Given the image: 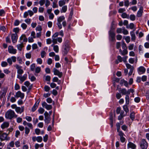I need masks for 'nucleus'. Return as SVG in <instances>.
<instances>
[{"label": "nucleus", "instance_id": "obj_23", "mask_svg": "<svg viewBox=\"0 0 149 149\" xmlns=\"http://www.w3.org/2000/svg\"><path fill=\"white\" fill-rule=\"evenodd\" d=\"M24 85L30 88H31L32 87V85H30V83L28 81H25L24 83Z\"/></svg>", "mask_w": 149, "mask_h": 149}, {"label": "nucleus", "instance_id": "obj_47", "mask_svg": "<svg viewBox=\"0 0 149 149\" xmlns=\"http://www.w3.org/2000/svg\"><path fill=\"white\" fill-rule=\"evenodd\" d=\"M5 76L4 73L2 72V71L0 70V78L2 79Z\"/></svg>", "mask_w": 149, "mask_h": 149}, {"label": "nucleus", "instance_id": "obj_16", "mask_svg": "<svg viewBox=\"0 0 149 149\" xmlns=\"http://www.w3.org/2000/svg\"><path fill=\"white\" fill-rule=\"evenodd\" d=\"M17 38L18 36L16 33L13 34L11 35V39L13 43H15L17 42Z\"/></svg>", "mask_w": 149, "mask_h": 149}, {"label": "nucleus", "instance_id": "obj_4", "mask_svg": "<svg viewBox=\"0 0 149 149\" xmlns=\"http://www.w3.org/2000/svg\"><path fill=\"white\" fill-rule=\"evenodd\" d=\"M15 67L17 70V75H22V74L24 72L23 70L22 69V67L19 66L18 64H16L14 66Z\"/></svg>", "mask_w": 149, "mask_h": 149}, {"label": "nucleus", "instance_id": "obj_38", "mask_svg": "<svg viewBox=\"0 0 149 149\" xmlns=\"http://www.w3.org/2000/svg\"><path fill=\"white\" fill-rule=\"evenodd\" d=\"M41 70V68L40 67H37L35 69V72L36 73H39Z\"/></svg>", "mask_w": 149, "mask_h": 149}, {"label": "nucleus", "instance_id": "obj_29", "mask_svg": "<svg viewBox=\"0 0 149 149\" xmlns=\"http://www.w3.org/2000/svg\"><path fill=\"white\" fill-rule=\"evenodd\" d=\"M53 49L56 53H58L59 51V48L58 46L57 45L54 46Z\"/></svg>", "mask_w": 149, "mask_h": 149}, {"label": "nucleus", "instance_id": "obj_51", "mask_svg": "<svg viewBox=\"0 0 149 149\" xmlns=\"http://www.w3.org/2000/svg\"><path fill=\"white\" fill-rule=\"evenodd\" d=\"M130 18L131 20L134 21L135 19V16L134 15H130Z\"/></svg>", "mask_w": 149, "mask_h": 149}, {"label": "nucleus", "instance_id": "obj_52", "mask_svg": "<svg viewBox=\"0 0 149 149\" xmlns=\"http://www.w3.org/2000/svg\"><path fill=\"white\" fill-rule=\"evenodd\" d=\"M21 26L23 29H25L27 28V25L26 24L23 23L21 24Z\"/></svg>", "mask_w": 149, "mask_h": 149}, {"label": "nucleus", "instance_id": "obj_57", "mask_svg": "<svg viewBox=\"0 0 149 149\" xmlns=\"http://www.w3.org/2000/svg\"><path fill=\"white\" fill-rule=\"evenodd\" d=\"M6 28L4 26H1L0 27V30L5 32L6 31Z\"/></svg>", "mask_w": 149, "mask_h": 149}, {"label": "nucleus", "instance_id": "obj_44", "mask_svg": "<svg viewBox=\"0 0 149 149\" xmlns=\"http://www.w3.org/2000/svg\"><path fill=\"white\" fill-rule=\"evenodd\" d=\"M26 58L29 59L31 57V53L30 52L29 53H27L26 54Z\"/></svg>", "mask_w": 149, "mask_h": 149}, {"label": "nucleus", "instance_id": "obj_55", "mask_svg": "<svg viewBox=\"0 0 149 149\" xmlns=\"http://www.w3.org/2000/svg\"><path fill=\"white\" fill-rule=\"evenodd\" d=\"M15 90H17L20 89V86L19 85L17 84H16L15 85Z\"/></svg>", "mask_w": 149, "mask_h": 149}, {"label": "nucleus", "instance_id": "obj_33", "mask_svg": "<svg viewBox=\"0 0 149 149\" xmlns=\"http://www.w3.org/2000/svg\"><path fill=\"white\" fill-rule=\"evenodd\" d=\"M123 108L124 110L126 113H127L129 111V109L127 105H124L123 107Z\"/></svg>", "mask_w": 149, "mask_h": 149}, {"label": "nucleus", "instance_id": "obj_7", "mask_svg": "<svg viewBox=\"0 0 149 149\" xmlns=\"http://www.w3.org/2000/svg\"><path fill=\"white\" fill-rule=\"evenodd\" d=\"M12 60H13V62L14 63L16 61V57L15 56H12L8 58L7 59V62L10 65H11L13 64Z\"/></svg>", "mask_w": 149, "mask_h": 149}, {"label": "nucleus", "instance_id": "obj_32", "mask_svg": "<svg viewBox=\"0 0 149 149\" xmlns=\"http://www.w3.org/2000/svg\"><path fill=\"white\" fill-rule=\"evenodd\" d=\"M135 113L134 112H132L130 115V117L132 120H133L135 118Z\"/></svg>", "mask_w": 149, "mask_h": 149}, {"label": "nucleus", "instance_id": "obj_3", "mask_svg": "<svg viewBox=\"0 0 149 149\" xmlns=\"http://www.w3.org/2000/svg\"><path fill=\"white\" fill-rule=\"evenodd\" d=\"M65 19V17L64 16H60L57 19V22L56 23V24L59 29H61L62 28V26L61 23Z\"/></svg>", "mask_w": 149, "mask_h": 149}, {"label": "nucleus", "instance_id": "obj_12", "mask_svg": "<svg viewBox=\"0 0 149 149\" xmlns=\"http://www.w3.org/2000/svg\"><path fill=\"white\" fill-rule=\"evenodd\" d=\"M15 96L17 98L20 97L22 99L24 97V93H22L21 91H19L16 93Z\"/></svg>", "mask_w": 149, "mask_h": 149}, {"label": "nucleus", "instance_id": "obj_5", "mask_svg": "<svg viewBox=\"0 0 149 149\" xmlns=\"http://www.w3.org/2000/svg\"><path fill=\"white\" fill-rule=\"evenodd\" d=\"M114 28L113 26L111 27V30L109 31L110 37L111 38L112 41L115 40V33L114 32Z\"/></svg>", "mask_w": 149, "mask_h": 149}, {"label": "nucleus", "instance_id": "obj_43", "mask_svg": "<svg viewBox=\"0 0 149 149\" xmlns=\"http://www.w3.org/2000/svg\"><path fill=\"white\" fill-rule=\"evenodd\" d=\"M36 31H39V32H41L42 30V28L41 26L40 25H38L36 28Z\"/></svg>", "mask_w": 149, "mask_h": 149}, {"label": "nucleus", "instance_id": "obj_62", "mask_svg": "<svg viewBox=\"0 0 149 149\" xmlns=\"http://www.w3.org/2000/svg\"><path fill=\"white\" fill-rule=\"evenodd\" d=\"M30 132V130L27 127H25V133L26 134H27L29 133Z\"/></svg>", "mask_w": 149, "mask_h": 149}, {"label": "nucleus", "instance_id": "obj_49", "mask_svg": "<svg viewBox=\"0 0 149 149\" xmlns=\"http://www.w3.org/2000/svg\"><path fill=\"white\" fill-rule=\"evenodd\" d=\"M140 98L139 97H135L134 99V101L136 103L139 102L140 101Z\"/></svg>", "mask_w": 149, "mask_h": 149}, {"label": "nucleus", "instance_id": "obj_19", "mask_svg": "<svg viewBox=\"0 0 149 149\" xmlns=\"http://www.w3.org/2000/svg\"><path fill=\"white\" fill-rule=\"evenodd\" d=\"M136 146L131 142H129L127 144V148H131L132 149H135L136 148Z\"/></svg>", "mask_w": 149, "mask_h": 149}, {"label": "nucleus", "instance_id": "obj_46", "mask_svg": "<svg viewBox=\"0 0 149 149\" xmlns=\"http://www.w3.org/2000/svg\"><path fill=\"white\" fill-rule=\"evenodd\" d=\"M25 119L29 122H31L32 120V118L29 116H26L25 118Z\"/></svg>", "mask_w": 149, "mask_h": 149}, {"label": "nucleus", "instance_id": "obj_30", "mask_svg": "<svg viewBox=\"0 0 149 149\" xmlns=\"http://www.w3.org/2000/svg\"><path fill=\"white\" fill-rule=\"evenodd\" d=\"M130 34L132 37V40H135L136 39V36L134 32L133 31L131 32H130Z\"/></svg>", "mask_w": 149, "mask_h": 149}, {"label": "nucleus", "instance_id": "obj_64", "mask_svg": "<svg viewBox=\"0 0 149 149\" xmlns=\"http://www.w3.org/2000/svg\"><path fill=\"white\" fill-rule=\"evenodd\" d=\"M116 97L117 99H119L121 97V95L120 93H118L116 94Z\"/></svg>", "mask_w": 149, "mask_h": 149}, {"label": "nucleus", "instance_id": "obj_42", "mask_svg": "<svg viewBox=\"0 0 149 149\" xmlns=\"http://www.w3.org/2000/svg\"><path fill=\"white\" fill-rule=\"evenodd\" d=\"M36 61L38 63L40 64H42V59L40 58H37L36 60Z\"/></svg>", "mask_w": 149, "mask_h": 149}, {"label": "nucleus", "instance_id": "obj_41", "mask_svg": "<svg viewBox=\"0 0 149 149\" xmlns=\"http://www.w3.org/2000/svg\"><path fill=\"white\" fill-rule=\"evenodd\" d=\"M44 89L45 91L48 92L49 91L50 88L49 86H45L44 87Z\"/></svg>", "mask_w": 149, "mask_h": 149}, {"label": "nucleus", "instance_id": "obj_40", "mask_svg": "<svg viewBox=\"0 0 149 149\" xmlns=\"http://www.w3.org/2000/svg\"><path fill=\"white\" fill-rule=\"evenodd\" d=\"M30 68L32 71H34L35 68V63L32 64L30 66Z\"/></svg>", "mask_w": 149, "mask_h": 149}, {"label": "nucleus", "instance_id": "obj_21", "mask_svg": "<svg viewBox=\"0 0 149 149\" xmlns=\"http://www.w3.org/2000/svg\"><path fill=\"white\" fill-rule=\"evenodd\" d=\"M9 126V123L8 122L3 123L1 125V127L2 129H4L8 127Z\"/></svg>", "mask_w": 149, "mask_h": 149}, {"label": "nucleus", "instance_id": "obj_28", "mask_svg": "<svg viewBox=\"0 0 149 149\" xmlns=\"http://www.w3.org/2000/svg\"><path fill=\"white\" fill-rule=\"evenodd\" d=\"M51 120V118L50 117H45V123L48 124L49 123Z\"/></svg>", "mask_w": 149, "mask_h": 149}, {"label": "nucleus", "instance_id": "obj_14", "mask_svg": "<svg viewBox=\"0 0 149 149\" xmlns=\"http://www.w3.org/2000/svg\"><path fill=\"white\" fill-rule=\"evenodd\" d=\"M32 139L33 141H37L38 142H41L42 140V137L41 136H38L37 137L33 136L32 137Z\"/></svg>", "mask_w": 149, "mask_h": 149}, {"label": "nucleus", "instance_id": "obj_10", "mask_svg": "<svg viewBox=\"0 0 149 149\" xmlns=\"http://www.w3.org/2000/svg\"><path fill=\"white\" fill-rule=\"evenodd\" d=\"M53 72H54V75H57L59 77H61L62 75V73L61 72H60L55 68L53 69Z\"/></svg>", "mask_w": 149, "mask_h": 149}, {"label": "nucleus", "instance_id": "obj_2", "mask_svg": "<svg viewBox=\"0 0 149 149\" xmlns=\"http://www.w3.org/2000/svg\"><path fill=\"white\" fill-rule=\"evenodd\" d=\"M140 146L141 149H147L148 146V143L145 139H142L140 142Z\"/></svg>", "mask_w": 149, "mask_h": 149}, {"label": "nucleus", "instance_id": "obj_26", "mask_svg": "<svg viewBox=\"0 0 149 149\" xmlns=\"http://www.w3.org/2000/svg\"><path fill=\"white\" fill-rule=\"evenodd\" d=\"M67 9V6H64L62 8V9L61 10V12L62 13H65Z\"/></svg>", "mask_w": 149, "mask_h": 149}, {"label": "nucleus", "instance_id": "obj_45", "mask_svg": "<svg viewBox=\"0 0 149 149\" xmlns=\"http://www.w3.org/2000/svg\"><path fill=\"white\" fill-rule=\"evenodd\" d=\"M3 71L6 74H8L10 72V71L8 69H4Z\"/></svg>", "mask_w": 149, "mask_h": 149}, {"label": "nucleus", "instance_id": "obj_39", "mask_svg": "<svg viewBox=\"0 0 149 149\" xmlns=\"http://www.w3.org/2000/svg\"><path fill=\"white\" fill-rule=\"evenodd\" d=\"M15 146L17 148H18L20 146V143L19 141H17L15 143Z\"/></svg>", "mask_w": 149, "mask_h": 149}, {"label": "nucleus", "instance_id": "obj_37", "mask_svg": "<svg viewBox=\"0 0 149 149\" xmlns=\"http://www.w3.org/2000/svg\"><path fill=\"white\" fill-rule=\"evenodd\" d=\"M45 110L42 108L40 107L38 110V111L39 113L40 114H42L44 112Z\"/></svg>", "mask_w": 149, "mask_h": 149}, {"label": "nucleus", "instance_id": "obj_17", "mask_svg": "<svg viewBox=\"0 0 149 149\" xmlns=\"http://www.w3.org/2000/svg\"><path fill=\"white\" fill-rule=\"evenodd\" d=\"M24 108L23 107H22L21 108L19 107H17L15 111L17 113L21 114L24 111Z\"/></svg>", "mask_w": 149, "mask_h": 149}, {"label": "nucleus", "instance_id": "obj_6", "mask_svg": "<svg viewBox=\"0 0 149 149\" xmlns=\"http://www.w3.org/2000/svg\"><path fill=\"white\" fill-rule=\"evenodd\" d=\"M7 134L6 133H2V132L0 131V139L1 141L5 140H9V137H7Z\"/></svg>", "mask_w": 149, "mask_h": 149}, {"label": "nucleus", "instance_id": "obj_18", "mask_svg": "<svg viewBox=\"0 0 149 149\" xmlns=\"http://www.w3.org/2000/svg\"><path fill=\"white\" fill-rule=\"evenodd\" d=\"M146 71V69L143 66H141L138 69V71L139 74L144 73Z\"/></svg>", "mask_w": 149, "mask_h": 149}, {"label": "nucleus", "instance_id": "obj_20", "mask_svg": "<svg viewBox=\"0 0 149 149\" xmlns=\"http://www.w3.org/2000/svg\"><path fill=\"white\" fill-rule=\"evenodd\" d=\"M143 9L142 7H141L137 13V16L138 17H140L141 16L143 13Z\"/></svg>", "mask_w": 149, "mask_h": 149}, {"label": "nucleus", "instance_id": "obj_63", "mask_svg": "<svg viewBox=\"0 0 149 149\" xmlns=\"http://www.w3.org/2000/svg\"><path fill=\"white\" fill-rule=\"evenodd\" d=\"M28 14L30 17H31L33 15V13L31 10H29L27 11Z\"/></svg>", "mask_w": 149, "mask_h": 149}, {"label": "nucleus", "instance_id": "obj_36", "mask_svg": "<svg viewBox=\"0 0 149 149\" xmlns=\"http://www.w3.org/2000/svg\"><path fill=\"white\" fill-rule=\"evenodd\" d=\"M24 21L28 24H29L31 23V19L30 18L27 19L25 20Z\"/></svg>", "mask_w": 149, "mask_h": 149}, {"label": "nucleus", "instance_id": "obj_60", "mask_svg": "<svg viewBox=\"0 0 149 149\" xmlns=\"http://www.w3.org/2000/svg\"><path fill=\"white\" fill-rule=\"evenodd\" d=\"M38 48L37 44L35 43L32 45V48L34 50Z\"/></svg>", "mask_w": 149, "mask_h": 149}, {"label": "nucleus", "instance_id": "obj_13", "mask_svg": "<svg viewBox=\"0 0 149 149\" xmlns=\"http://www.w3.org/2000/svg\"><path fill=\"white\" fill-rule=\"evenodd\" d=\"M20 42V43L23 42H27L28 39L26 37V36L24 34H22L19 38Z\"/></svg>", "mask_w": 149, "mask_h": 149}, {"label": "nucleus", "instance_id": "obj_9", "mask_svg": "<svg viewBox=\"0 0 149 149\" xmlns=\"http://www.w3.org/2000/svg\"><path fill=\"white\" fill-rule=\"evenodd\" d=\"M42 107L45 108L47 110L51 109L52 108V106L51 105L48 104L45 102H43L42 104Z\"/></svg>", "mask_w": 149, "mask_h": 149}, {"label": "nucleus", "instance_id": "obj_22", "mask_svg": "<svg viewBox=\"0 0 149 149\" xmlns=\"http://www.w3.org/2000/svg\"><path fill=\"white\" fill-rule=\"evenodd\" d=\"M23 47V43H22V42H21V44H18L17 45V49L20 51L22 50Z\"/></svg>", "mask_w": 149, "mask_h": 149}, {"label": "nucleus", "instance_id": "obj_11", "mask_svg": "<svg viewBox=\"0 0 149 149\" xmlns=\"http://www.w3.org/2000/svg\"><path fill=\"white\" fill-rule=\"evenodd\" d=\"M8 51L10 53L15 54L17 52V50L13 48V46H10L8 47Z\"/></svg>", "mask_w": 149, "mask_h": 149}, {"label": "nucleus", "instance_id": "obj_50", "mask_svg": "<svg viewBox=\"0 0 149 149\" xmlns=\"http://www.w3.org/2000/svg\"><path fill=\"white\" fill-rule=\"evenodd\" d=\"M45 6L46 7L48 6L50 4V2L48 0H45Z\"/></svg>", "mask_w": 149, "mask_h": 149}, {"label": "nucleus", "instance_id": "obj_58", "mask_svg": "<svg viewBox=\"0 0 149 149\" xmlns=\"http://www.w3.org/2000/svg\"><path fill=\"white\" fill-rule=\"evenodd\" d=\"M125 11V9L124 8H120L118 10V12L120 13H123Z\"/></svg>", "mask_w": 149, "mask_h": 149}, {"label": "nucleus", "instance_id": "obj_1", "mask_svg": "<svg viewBox=\"0 0 149 149\" xmlns=\"http://www.w3.org/2000/svg\"><path fill=\"white\" fill-rule=\"evenodd\" d=\"M5 116L7 119H11L13 118H17V115L15 114L13 111L10 110L6 112Z\"/></svg>", "mask_w": 149, "mask_h": 149}, {"label": "nucleus", "instance_id": "obj_15", "mask_svg": "<svg viewBox=\"0 0 149 149\" xmlns=\"http://www.w3.org/2000/svg\"><path fill=\"white\" fill-rule=\"evenodd\" d=\"M69 49V45L68 44H65L64 45V49L63 51V54L64 56L66 55L68 53Z\"/></svg>", "mask_w": 149, "mask_h": 149}, {"label": "nucleus", "instance_id": "obj_24", "mask_svg": "<svg viewBox=\"0 0 149 149\" xmlns=\"http://www.w3.org/2000/svg\"><path fill=\"white\" fill-rule=\"evenodd\" d=\"M120 92L123 95H126L127 94H128L127 91L126 89L125 88H122L120 90Z\"/></svg>", "mask_w": 149, "mask_h": 149}, {"label": "nucleus", "instance_id": "obj_34", "mask_svg": "<svg viewBox=\"0 0 149 149\" xmlns=\"http://www.w3.org/2000/svg\"><path fill=\"white\" fill-rule=\"evenodd\" d=\"M123 28V31L122 32L123 33L124 35H127L128 34V31L125 29V28L124 27H122Z\"/></svg>", "mask_w": 149, "mask_h": 149}, {"label": "nucleus", "instance_id": "obj_27", "mask_svg": "<svg viewBox=\"0 0 149 149\" xmlns=\"http://www.w3.org/2000/svg\"><path fill=\"white\" fill-rule=\"evenodd\" d=\"M58 4L60 7H61L65 4V2L64 0H60L58 1Z\"/></svg>", "mask_w": 149, "mask_h": 149}, {"label": "nucleus", "instance_id": "obj_25", "mask_svg": "<svg viewBox=\"0 0 149 149\" xmlns=\"http://www.w3.org/2000/svg\"><path fill=\"white\" fill-rule=\"evenodd\" d=\"M39 103H36L33 106L32 109V111L33 112L34 111L37 109L38 105Z\"/></svg>", "mask_w": 149, "mask_h": 149}, {"label": "nucleus", "instance_id": "obj_8", "mask_svg": "<svg viewBox=\"0 0 149 149\" xmlns=\"http://www.w3.org/2000/svg\"><path fill=\"white\" fill-rule=\"evenodd\" d=\"M17 77L20 80V83H22L26 79L27 77V75L26 74H25L23 76H22V75H17Z\"/></svg>", "mask_w": 149, "mask_h": 149}, {"label": "nucleus", "instance_id": "obj_54", "mask_svg": "<svg viewBox=\"0 0 149 149\" xmlns=\"http://www.w3.org/2000/svg\"><path fill=\"white\" fill-rule=\"evenodd\" d=\"M116 126L117 127V130L118 132H119L120 130V125L119 123H117L116 124Z\"/></svg>", "mask_w": 149, "mask_h": 149}, {"label": "nucleus", "instance_id": "obj_53", "mask_svg": "<svg viewBox=\"0 0 149 149\" xmlns=\"http://www.w3.org/2000/svg\"><path fill=\"white\" fill-rule=\"evenodd\" d=\"M125 40L127 43H128L130 41V36H127L125 38Z\"/></svg>", "mask_w": 149, "mask_h": 149}, {"label": "nucleus", "instance_id": "obj_56", "mask_svg": "<svg viewBox=\"0 0 149 149\" xmlns=\"http://www.w3.org/2000/svg\"><path fill=\"white\" fill-rule=\"evenodd\" d=\"M126 66L127 69H131L132 68H134L129 63H127L126 64Z\"/></svg>", "mask_w": 149, "mask_h": 149}, {"label": "nucleus", "instance_id": "obj_35", "mask_svg": "<svg viewBox=\"0 0 149 149\" xmlns=\"http://www.w3.org/2000/svg\"><path fill=\"white\" fill-rule=\"evenodd\" d=\"M8 65L7 62L6 61H2L1 64V65L2 67H6Z\"/></svg>", "mask_w": 149, "mask_h": 149}, {"label": "nucleus", "instance_id": "obj_48", "mask_svg": "<svg viewBox=\"0 0 149 149\" xmlns=\"http://www.w3.org/2000/svg\"><path fill=\"white\" fill-rule=\"evenodd\" d=\"M127 53H128V52L127 50V49H124V50L123 51L122 55H125L127 54Z\"/></svg>", "mask_w": 149, "mask_h": 149}, {"label": "nucleus", "instance_id": "obj_31", "mask_svg": "<svg viewBox=\"0 0 149 149\" xmlns=\"http://www.w3.org/2000/svg\"><path fill=\"white\" fill-rule=\"evenodd\" d=\"M121 17L123 18H129V15H128L126 13H123L121 15Z\"/></svg>", "mask_w": 149, "mask_h": 149}, {"label": "nucleus", "instance_id": "obj_59", "mask_svg": "<svg viewBox=\"0 0 149 149\" xmlns=\"http://www.w3.org/2000/svg\"><path fill=\"white\" fill-rule=\"evenodd\" d=\"M15 143L14 141H11L9 143L10 146L11 147H13L14 146Z\"/></svg>", "mask_w": 149, "mask_h": 149}, {"label": "nucleus", "instance_id": "obj_61", "mask_svg": "<svg viewBox=\"0 0 149 149\" xmlns=\"http://www.w3.org/2000/svg\"><path fill=\"white\" fill-rule=\"evenodd\" d=\"M48 136L47 134H46L44 137H43V141L44 142H46L48 140Z\"/></svg>", "mask_w": 149, "mask_h": 149}]
</instances>
